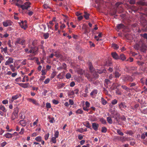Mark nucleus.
<instances>
[{"label":"nucleus","instance_id":"1","mask_svg":"<svg viewBox=\"0 0 147 147\" xmlns=\"http://www.w3.org/2000/svg\"><path fill=\"white\" fill-rule=\"evenodd\" d=\"M31 4V3L30 2L28 1L25 3L24 5H20V7H21L23 10L27 9L30 7Z\"/></svg>","mask_w":147,"mask_h":147},{"label":"nucleus","instance_id":"2","mask_svg":"<svg viewBox=\"0 0 147 147\" xmlns=\"http://www.w3.org/2000/svg\"><path fill=\"white\" fill-rule=\"evenodd\" d=\"M85 76L87 78L90 80H92V79L93 78H97L98 77V75L96 73L95 74H93V77L91 76L90 75L88 74V73H86L85 74Z\"/></svg>","mask_w":147,"mask_h":147},{"label":"nucleus","instance_id":"3","mask_svg":"<svg viewBox=\"0 0 147 147\" xmlns=\"http://www.w3.org/2000/svg\"><path fill=\"white\" fill-rule=\"evenodd\" d=\"M38 49L37 48L32 47L30 50L29 51V52H30L31 53H32L34 55H35L37 53Z\"/></svg>","mask_w":147,"mask_h":147},{"label":"nucleus","instance_id":"4","mask_svg":"<svg viewBox=\"0 0 147 147\" xmlns=\"http://www.w3.org/2000/svg\"><path fill=\"white\" fill-rule=\"evenodd\" d=\"M19 24L21 27L24 30L26 29L27 27L26 21L24 22L22 21L19 23Z\"/></svg>","mask_w":147,"mask_h":147},{"label":"nucleus","instance_id":"5","mask_svg":"<svg viewBox=\"0 0 147 147\" xmlns=\"http://www.w3.org/2000/svg\"><path fill=\"white\" fill-rule=\"evenodd\" d=\"M27 100L30 102H32L34 104L36 105H38L39 104L37 101L35 99H32L30 98H27Z\"/></svg>","mask_w":147,"mask_h":147},{"label":"nucleus","instance_id":"6","mask_svg":"<svg viewBox=\"0 0 147 147\" xmlns=\"http://www.w3.org/2000/svg\"><path fill=\"white\" fill-rule=\"evenodd\" d=\"M123 80L124 81H132L133 79H132L130 76H124L123 77Z\"/></svg>","mask_w":147,"mask_h":147},{"label":"nucleus","instance_id":"7","mask_svg":"<svg viewBox=\"0 0 147 147\" xmlns=\"http://www.w3.org/2000/svg\"><path fill=\"white\" fill-rule=\"evenodd\" d=\"M12 22L10 20H7L3 22V26L5 27H7L11 25Z\"/></svg>","mask_w":147,"mask_h":147},{"label":"nucleus","instance_id":"8","mask_svg":"<svg viewBox=\"0 0 147 147\" xmlns=\"http://www.w3.org/2000/svg\"><path fill=\"white\" fill-rule=\"evenodd\" d=\"M13 62V59L11 57H9L8 58L7 60L5 63V65H9L11 63H12Z\"/></svg>","mask_w":147,"mask_h":147},{"label":"nucleus","instance_id":"9","mask_svg":"<svg viewBox=\"0 0 147 147\" xmlns=\"http://www.w3.org/2000/svg\"><path fill=\"white\" fill-rule=\"evenodd\" d=\"M19 96L21 97V95L20 94L19 95H16L15 96H13L12 97L10 101V102L11 103L13 101L15 100H16L17 98H18Z\"/></svg>","mask_w":147,"mask_h":147},{"label":"nucleus","instance_id":"10","mask_svg":"<svg viewBox=\"0 0 147 147\" xmlns=\"http://www.w3.org/2000/svg\"><path fill=\"white\" fill-rule=\"evenodd\" d=\"M92 126L94 129L95 131H97L98 129L99 125L98 123H93L92 124Z\"/></svg>","mask_w":147,"mask_h":147},{"label":"nucleus","instance_id":"11","mask_svg":"<svg viewBox=\"0 0 147 147\" xmlns=\"http://www.w3.org/2000/svg\"><path fill=\"white\" fill-rule=\"evenodd\" d=\"M13 134H12L10 133H7L4 135V137L7 138H11L13 137Z\"/></svg>","mask_w":147,"mask_h":147},{"label":"nucleus","instance_id":"12","mask_svg":"<svg viewBox=\"0 0 147 147\" xmlns=\"http://www.w3.org/2000/svg\"><path fill=\"white\" fill-rule=\"evenodd\" d=\"M112 57L115 59H119V57L116 52H113L111 53Z\"/></svg>","mask_w":147,"mask_h":147},{"label":"nucleus","instance_id":"13","mask_svg":"<svg viewBox=\"0 0 147 147\" xmlns=\"http://www.w3.org/2000/svg\"><path fill=\"white\" fill-rule=\"evenodd\" d=\"M97 93V90H94L91 92L90 95L92 97L94 98L95 97Z\"/></svg>","mask_w":147,"mask_h":147},{"label":"nucleus","instance_id":"14","mask_svg":"<svg viewBox=\"0 0 147 147\" xmlns=\"http://www.w3.org/2000/svg\"><path fill=\"white\" fill-rule=\"evenodd\" d=\"M87 26L85 24H84L82 27V29L84 31L85 33L88 32Z\"/></svg>","mask_w":147,"mask_h":147},{"label":"nucleus","instance_id":"15","mask_svg":"<svg viewBox=\"0 0 147 147\" xmlns=\"http://www.w3.org/2000/svg\"><path fill=\"white\" fill-rule=\"evenodd\" d=\"M29 81V78L27 76H25L23 77L22 80L23 82H25L26 81L28 82Z\"/></svg>","mask_w":147,"mask_h":147},{"label":"nucleus","instance_id":"16","mask_svg":"<svg viewBox=\"0 0 147 147\" xmlns=\"http://www.w3.org/2000/svg\"><path fill=\"white\" fill-rule=\"evenodd\" d=\"M22 81V79L21 77H19L16 78L15 80V83L18 84V82H21Z\"/></svg>","mask_w":147,"mask_h":147},{"label":"nucleus","instance_id":"17","mask_svg":"<svg viewBox=\"0 0 147 147\" xmlns=\"http://www.w3.org/2000/svg\"><path fill=\"white\" fill-rule=\"evenodd\" d=\"M18 117V114H15L14 113H13L12 116L11 117V119L12 120H13L15 119L16 118H17Z\"/></svg>","mask_w":147,"mask_h":147},{"label":"nucleus","instance_id":"18","mask_svg":"<svg viewBox=\"0 0 147 147\" xmlns=\"http://www.w3.org/2000/svg\"><path fill=\"white\" fill-rule=\"evenodd\" d=\"M114 75L115 77L117 78L120 76L121 74L118 71H115L114 73Z\"/></svg>","mask_w":147,"mask_h":147},{"label":"nucleus","instance_id":"19","mask_svg":"<svg viewBox=\"0 0 147 147\" xmlns=\"http://www.w3.org/2000/svg\"><path fill=\"white\" fill-rule=\"evenodd\" d=\"M35 140L37 142H40L42 140V138L41 136H39L36 137L35 138Z\"/></svg>","mask_w":147,"mask_h":147},{"label":"nucleus","instance_id":"20","mask_svg":"<svg viewBox=\"0 0 147 147\" xmlns=\"http://www.w3.org/2000/svg\"><path fill=\"white\" fill-rule=\"evenodd\" d=\"M124 27V25L121 24H119L117 26V28L118 29H120L122 28H123Z\"/></svg>","mask_w":147,"mask_h":147},{"label":"nucleus","instance_id":"21","mask_svg":"<svg viewBox=\"0 0 147 147\" xmlns=\"http://www.w3.org/2000/svg\"><path fill=\"white\" fill-rule=\"evenodd\" d=\"M20 123L23 126H25L26 125L25 121L24 120H22L20 121Z\"/></svg>","mask_w":147,"mask_h":147},{"label":"nucleus","instance_id":"22","mask_svg":"<svg viewBox=\"0 0 147 147\" xmlns=\"http://www.w3.org/2000/svg\"><path fill=\"white\" fill-rule=\"evenodd\" d=\"M89 14L86 12H84V16L86 20L88 19L89 18Z\"/></svg>","mask_w":147,"mask_h":147},{"label":"nucleus","instance_id":"23","mask_svg":"<svg viewBox=\"0 0 147 147\" xmlns=\"http://www.w3.org/2000/svg\"><path fill=\"white\" fill-rule=\"evenodd\" d=\"M112 47L115 49H117L119 48V46L115 44H112Z\"/></svg>","mask_w":147,"mask_h":147},{"label":"nucleus","instance_id":"24","mask_svg":"<svg viewBox=\"0 0 147 147\" xmlns=\"http://www.w3.org/2000/svg\"><path fill=\"white\" fill-rule=\"evenodd\" d=\"M0 109L5 112L6 111V110L5 107L2 105H0Z\"/></svg>","mask_w":147,"mask_h":147},{"label":"nucleus","instance_id":"25","mask_svg":"<svg viewBox=\"0 0 147 147\" xmlns=\"http://www.w3.org/2000/svg\"><path fill=\"white\" fill-rule=\"evenodd\" d=\"M59 27V24L57 22H56L55 25V30L57 31L58 30Z\"/></svg>","mask_w":147,"mask_h":147},{"label":"nucleus","instance_id":"26","mask_svg":"<svg viewBox=\"0 0 147 147\" xmlns=\"http://www.w3.org/2000/svg\"><path fill=\"white\" fill-rule=\"evenodd\" d=\"M18 112L19 109L18 107H16L14 109V111L13 113L15 114H18Z\"/></svg>","mask_w":147,"mask_h":147},{"label":"nucleus","instance_id":"27","mask_svg":"<svg viewBox=\"0 0 147 147\" xmlns=\"http://www.w3.org/2000/svg\"><path fill=\"white\" fill-rule=\"evenodd\" d=\"M107 120L108 123L110 124H111L113 123V121L111 118L110 117H107Z\"/></svg>","mask_w":147,"mask_h":147},{"label":"nucleus","instance_id":"28","mask_svg":"<svg viewBox=\"0 0 147 147\" xmlns=\"http://www.w3.org/2000/svg\"><path fill=\"white\" fill-rule=\"evenodd\" d=\"M101 101L102 104L104 105H105L107 103V101L103 98H101Z\"/></svg>","mask_w":147,"mask_h":147},{"label":"nucleus","instance_id":"29","mask_svg":"<svg viewBox=\"0 0 147 147\" xmlns=\"http://www.w3.org/2000/svg\"><path fill=\"white\" fill-rule=\"evenodd\" d=\"M117 132L118 134L119 135L123 136L124 135V134L119 129H117Z\"/></svg>","mask_w":147,"mask_h":147},{"label":"nucleus","instance_id":"30","mask_svg":"<svg viewBox=\"0 0 147 147\" xmlns=\"http://www.w3.org/2000/svg\"><path fill=\"white\" fill-rule=\"evenodd\" d=\"M119 106L120 108H124L126 107V106L125 105V104L124 103H121L120 104H119Z\"/></svg>","mask_w":147,"mask_h":147},{"label":"nucleus","instance_id":"31","mask_svg":"<svg viewBox=\"0 0 147 147\" xmlns=\"http://www.w3.org/2000/svg\"><path fill=\"white\" fill-rule=\"evenodd\" d=\"M60 23L61 24V25L60 26V30H62L64 29L65 28V25L64 24H62L61 22H60Z\"/></svg>","mask_w":147,"mask_h":147},{"label":"nucleus","instance_id":"32","mask_svg":"<svg viewBox=\"0 0 147 147\" xmlns=\"http://www.w3.org/2000/svg\"><path fill=\"white\" fill-rule=\"evenodd\" d=\"M59 132L58 131H55L54 137L57 138L59 137Z\"/></svg>","mask_w":147,"mask_h":147},{"label":"nucleus","instance_id":"33","mask_svg":"<svg viewBox=\"0 0 147 147\" xmlns=\"http://www.w3.org/2000/svg\"><path fill=\"white\" fill-rule=\"evenodd\" d=\"M43 36L45 39H47L49 38V33H44L43 35Z\"/></svg>","mask_w":147,"mask_h":147},{"label":"nucleus","instance_id":"34","mask_svg":"<svg viewBox=\"0 0 147 147\" xmlns=\"http://www.w3.org/2000/svg\"><path fill=\"white\" fill-rule=\"evenodd\" d=\"M56 138L53 137L51 138V142L53 143H56Z\"/></svg>","mask_w":147,"mask_h":147},{"label":"nucleus","instance_id":"35","mask_svg":"<svg viewBox=\"0 0 147 147\" xmlns=\"http://www.w3.org/2000/svg\"><path fill=\"white\" fill-rule=\"evenodd\" d=\"M38 121V118L37 119H36L35 121L33 122V124L34 126L35 127L37 126Z\"/></svg>","mask_w":147,"mask_h":147},{"label":"nucleus","instance_id":"36","mask_svg":"<svg viewBox=\"0 0 147 147\" xmlns=\"http://www.w3.org/2000/svg\"><path fill=\"white\" fill-rule=\"evenodd\" d=\"M49 133H47V134H45V136H44L45 139L46 140H47L48 139L49 137Z\"/></svg>","mask_w":147,"mask_h":147},{"label":"nucleus","instance_id":"37","mask_svg":"<svg viewBox=\"0 0 147 147\" xmlns=\"http://www.w3.org/2000/svg\"><path fill=\"white\" fill-rule=\"evenodd\" d=\"M120 59L122 60H124L126 59L125 57L123 54L121 55H120Z\"/></svg>","mask_w":147,"mask_h":147},{"label":"nucleus","instance_id":"38","mask_svg":"<svg viewBox=\"0 0 147 147\" xmlns=\"http://www.w3.org/2000/svg\"><path fill=\"white\" fill-rule=\"evenodd\" d=\"M85 126L86 127L89 128H90L91 126H90L89 123L88 121L86 122L85 123Z\"/></svg>","mask_w":147,"mask_h":147},{"label":"nucleus","instance_id":"39","mask_svg":"<svg viewBox=\"0 0 147 147\" xmlns=\"http://www.w3.org/2000/svg\"><path fill=\"white\" fill-rule=\"evenodd\" d=\"M76 131H78L80 133H82L84 132V131L83 130V129L82 128L78 129L76 130Z\"/></svg>","mask_w":147,"mask_h":147},{"label":"nucleus","instance_id":"40","mask_svg":"<svg viewBox=\"0 0 147 147\" xmlns=\"http://www.w3.org/2000/svg\"><path fill=\"white\" fill-rule=\"evenodd\" d=\"M29 85L28 83H23L22 87L24 88H26L28 87Z\"/></svg>","mask_w":147,"mask_h":147},{"label":"nucleus","instance_id":"41","mask_svg":"<svg viewBox=\"0 0 147 147\" xmlns=\"http://www.w3.org/2000/svg\"><path fill=\"white\" fill-rule=\"evenodd\" d=\"M66 78L69 79L71 77V75L70 73H67L65 76Z\"/></svg>","mask_w":147,"mask_h":147},{"label":"nucleus","instance_id":"42","mask_svg":"<svg viewBox=\"0 0 147 147\" xmlns=\"http://www.w3.org/2000/svg\"><path fill=\"white\" fill-rule=\"evenodd\" d=\"M65 84L63 83L59 84L58 86L59 89L65 86Z\"/></svg>","mask_w":147,"mask_h":147},{"label":"nucleus","instance_id":"43","mask_svg":"<svg viewBox=\"0 0 147 147\" xmlns=\"http://www.w3.org/2000/svg\"><path fill=\"white\" fill-rule=\"evenodd\" d=\"M100 122L103 124H105L106 123V121L103 118H101L100 119Z\"/></svg>","mask_w":147,"mask_h":147},{"label":"nucleus","instance_id":"44","mask_svg":"<svg viewBox=\"0 0 147 147\" xmlns=\"http://www.w3.org/2000/svg\"><path fill=\"white\" fill-rule=\"evenodd\" d=\"M107 131V129L105 127H102L101 131L102 132L105 133Z\"/></svg>","mask_w":147,"mask_h":147},{"label":"nucleus","instance_id":"45","mask_svg":"<svg viewBox=\"0 0 147 147\" xmlns=\"http://www.w3.org/2000/svg\"><path fill=\"white\" fill-rule=\"evenodd\" d=\"M41 75L42 76H44L46 74L47 71L45 70L42 69L41 71Z\"/></svg>","mask_w":147,"mask_h":147},{"label":"nucleus","instance_id":"46","mask_svg":"<svg viewBox=\"0 0 147 147\" xmlns=\"http://www.w3.org/2000/svg\"><path fill=\"white\" fill-rule=\"evenodd\" d=\"M50 81V79L49 78L46 79L44 82V83L45 84H47Z\"/></svg>","mask_w":147,"mask_h":147},{"label":"nucleus","instance_id":"47","mask_svg":"<svg viewBox=\"0 0 147 147\" xmlns=\"http://www.w3.org/2000/svg\"><path fill=\"white\" fill-rule=\"evenodd\" d=\"M51 104L49 102H47L46 104V107L47 108H50L51 107Z\"/></svg>","mask_w":147,"mask_h":147},{"label":"nucleus","instance_id":"48","mask_svg":"<svg viewBox=\"0 0 147 147\" xmlns=\"http://www.w3.org/2000/svg\"><path fill=\"white\" fill-rule=\"evenodd\" d=\"M10 67L11 70L13 72H14L15 71V69L13 65H10Z\"/></svg>","mask_w":147,"mask_h":147},{"label":"nucleus","instance_id":"49","mask_svg":"<svg viewBox=\"0 0 147 147\" xmlns=\"http://www.w3.org/2000/svg\"><path fill=\"white\" fill-rule=\"evenodd\" d=\"M7 143L5 141H4L3 142L1 143V146L2 147H3L5 146L7 144Z\"/></svg>","mask_w":147,"mask_h":147},{"label":"nucleus","instance_id":"50","mask_svg":"<svg viewBox=\"0 0 147 147\" xmlns=\"http://www.w3.org/2000/svg\"><path fill=\"white\" fill-rule=\"evenodd\" d=\"M76 113L78 114H82L83 111L81 109H78L76 111Z\"/></svg>","mask_w":147,"mask_h":147},{"label":"nucleus","instance_id":"51","mask_svg":"<svg viewBox=\"0 0 147 147\" xmlns=\"http://www.w3.org/2000/svg\"><path fill=\"white\" fill-rule=\"evenodd\" d=\"M117 100L116 99H114L112 100L111 103L113 105H115L117 103Z\"/></svg>","mask_w":147,"mask_h":147},{"label":"nucleus","instance_id":"52","mask_svg":"<svg viewBox=\"0 0 147 147\" xmlns=\"http://www.w3.org/2000/svg\"><path fill=\"white\" fill-rule=\"evenodd\" d=\"M6 128L7 129V131L9 132H11L13 131V129H9V127L8 125H7L6 127Z\"/></svg>","mask_w":147,"mask_h":147},{"label":"nucleus","instance_id":"53","mask_svg":"<svg viewBox=\"0 0 147 147\" xmlns=\"http://www.w3.org/2000/svg\"><path fill=\"white\" fill-rule=\"evenodd\" d=\"M4 57L2 55V54L0 53V63L1 62V61L3 60Z\"/></svg>","mask_w":147,"mask_h":147},{"label":"nucleus","instance_id":"54","mask_svg":"<svg viewBox=\"0 0 147 147\" xmlns=\"http://www.w3.org/2000/svg\"><path fill=\"white\" fill-rule=\"evenodd\" d=\"M24 128H22L21 129V131H20V132L19 133V134L21 135H22L24 134Z\"/></svg>","mask_w":147,"mask_h":147},{"label":"nucleus","instance_id":"55","mask_svg":"<svg viewBox=\"0 0 147 147\" xmlns=\"http://www.w3.org/2000/svg\"><path fill=\"white\" fill-rule=\"evenodd\" d=\"M53 103L55 105L59 103V101L57 100L53 99L52 100Z\"/></svg>","mask_w":147,"mask_h":147},{"label":"nucleus","instance_id":"56","mask_svg":"<svg viewBox=\"0 0 147 147\" xmlns=\"http://www.w3.org/2000/svg\"><path fill=\"white\" fill-rule=\"evenodd\" d=\"M57 78L59 79H62L63 78V76H62L61 74L60 73L57 75Z\"/></svg>","mask_w":147,"mask_h":147},{"label":"nucleus","instance_id":"57","mask_svg":"<svg viewBox=\"0 0 147 147\" xmlns=\"http://www.w3.org/2000/svg\"><path fill=\"white\" fill-rule=\"evenodd\" d=\"M117 137L118 139L121 140L122 141H123L124 140V139L125 138L124 137Z\"/></svg>","mask_w":147,"mask_h":147},{"label":"nucleus","instance_id":"58","mask_svg":"<svg viewBox=\"0 0 147 147\" xmlns=\"http://www.w3.org/2000/svg\"><path fill=\"white\" fill-rule=\"evenodd\" d=\"M94 38L98 41H100V40H102V39L101 38H100L98 36H95Z\"/></svg>","mask_w":147,"mask_h":147},{"label":"nucleus","instance_id":"59","mask_svg":"<svg viewBox=\"0 0 147 147\" xmlns=\"http://www.w3.org/2000/svg\"><path fill=\"white\" fill-rule=\"evenodd\" d=\"M63 16H64L65 17V18H64V21L65 22H67V20H69V18L67 16L64 15H63Z\"/></svg>","mask_w":147,"mask_h":147},{"label":"nucleus","instance_id":"60","mask_svg":"<svg viewBox=\"0 0 147 147\" xmlns=\"http://www.w3.org/2000/svg\"><path fill=\"white\" fill-rule=\"evenodd\" d=\"M2 103L3 104L5 105V104H8V101L7 100H3L2 101Z\"/></svg>","mask_w":147,"mask_h":147},{"label":"nucleus","instance_id":"61","mask_svg":"<svg viewBox=\"0 0 147 147\" xmlns=\"http://www.w3.org/2000/svg\"><path fill=\"white\" fill-rule=\"evenodd\" d=\"M106 71V70L105 69H103L102 70V71H101L100 70H99L98 71H97V72L99 74H101L103 72H105V71Z\"/></svg>","mask_w":147,"mask_h":147},{"label":"nucleus","instance_id":"62","mask_svg":"<svg viewBox=\"0 0 147 147\" xmlns=\"http://www.w3.org/2000/svg\"><path fill=\"white\" fill-rule=\"evenodd\" d=\"M146 136L145 133H144L142 134L141 136V138L142 139H144L145 138Z\"/></svg>","mask_w":147,"mask_h":147},{"label":"nucleus","instance_id":"63","mask_svg":"<svg viewBox=\"0 0 147 147\" xmlns=\"http://www.w3.org/2000/svg\"><path fill=\"white\" fill-rule=\"evenodd\" d=\"M83 136L79 135L78 136V138L80 140H82L83 138Z\"/></svg>","mask_w":147,"mask_h":147},{"label":"nucleus","instance_id":"64","mask_svg":"<svg viewBox=\"0 0 147 147\" xmlns=\"http://www.w3.org/2000/svg\"><path fill=\"white\" fill-rule=\"evenodd\" d=\"M26 59H24L22 62V64L23 65H25L26 63Z\"/></svg>","mask_w":147,"mask_h":147}]
</instances>
